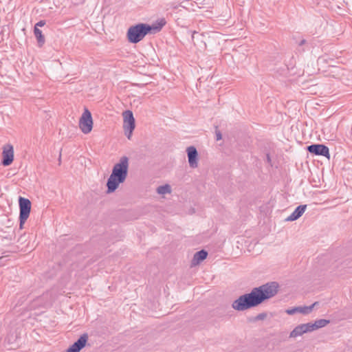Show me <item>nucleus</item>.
Returning <instances> with one entry per match:
<instances>
[{"mask_svg": "<svg viewBox=\"0 0 352 352\" xmlns=\"http://www.w3.org/2000/svg\"><path fill=\"white\" fill-rule=\"evenodd\" d=\"M278 291V285L276 282H271L240 296L232 303V308L236 311H243L250 308L257 307L265 300L274 297Z\"/></svg>", "mask_w": 352, "mask_h": 352, "instance_id": "obj_1", "label": "nucleus"}, {"mask_svg": "<svg viewBox=\"0 0 352 352\" xmlns=\"http://www.w3.org/2000/svg\"><path fill=\"white\" fill-rule=\"evenodd\" d=\"M129 169V159L121 157L113 166L111 173L107 182V193L114 192L127 179Z\"/></svg>", "mask_w": 352, "mask_h": 352, "instance_id": "obj_2", "label": "nucleus"}, {"mask_svg": "<svg viewBox=\"0 0 352 352\" xmlns=\"http://www.w3.org/2000/svg\"><path fill=\"white\" fill-rule=\"evenodd\" d=\"M164 23H159L148 25L146 23H138L131 26L127 31L126 38L131 43H137L142 41L146 34H155L160 32Z\"/></svg>", "mask_w": 352, "mask_h": 352, "instance_id": "obj_3", "label": "nucleus"}, {"mask_svg": "<svg viewBox=\"0 0 352 352\" xmlns=\"http://www.w3.org/2000/svg\"><path fill=\"white\" fill-rule=\"evenodd\" d=\"M123 119V130L129 140L131 138L133 131L135 128V120L133 113L130 110H126L122 113Z\"/></svg>", "mask_w": 352, "mask_h": 352, "instance_id": "obj_4", "label": "nucleus"}, {"mask_svg": "<svg viewBox=\"0 0 352 352\" xmlns=\"http://www.w3.org/2000/svg\"><path fill=\"white\" fill-rule=\"evenodd\" d=\"M94 121L91 112L85 109L83 113L79 118L78 126L81 132L84 134H89L93 129Z\"/></svg>", "mask_w": 352, "mask_h": 352, "instance_id": "obj_5", "label": "nucleus"}, {"mask_svg": "<svg viewBox=\"0 0 352 352\" xmlns=\"http://www.w3.org/2000/svg\"><path fill=\"white\" fill-rule=\"evenodd\" d=\"M19 204L20 209L19 228L20 229H23V225L28 219L31 212V201L28 199L20 197L19 199Z\"/></svg>", "mask_w": 352, "mask_h": 352, "instance_id": "obj_6", "label": "nucleus"}, {"mask_svg": "<svg viewBox=\"0 0 352 352\" xmlns=\"http://www.w3.org/2000/svg\"><path fill=\"white\" fill-rule=\"evenodd\" d=\"M2 164L10 166L14 161V147L10 144H6L2 147Z\"/></svg>", "mask_w": 352, "mask_h": 352, "instance_id": "obj_7", "label": "nucleus"}, {"mask_svg": "<svg viewBox=\"0 0 352 352\" xmlns=\"http://www.w3.org/2000/svg\"><path fill=\"white\" fill-rule=\"evenodd\" d=\"M186 152L188 157V162L190 168L195 169L198 168L199 162V156L197 148L193 146L186 148Z\"/></svg>", "mask_w": 352, "mask_h": 352, "instance_id": "obj_8", "label": "nucleus"}, {"mask_svg": "<svg viewBox=\"0 0 352 352\" xmlns=\"http://www.w3.org/2000/svg\"><path fill=\"white\" fill-rule=\"evenodd\" d=\"M88 339L89 336L87 333L82 334L65 352H80L86 346Z\"/></svg>", "mask_w": 352, "mask_h": 352, "instance_id": "obj_9", "label": "nucleus"}, {"mask_svg": "<svg viewBox=\"0 0 352 352\" xmlns=\"http://www.w3.org/2000/svg\"><path fill=\"white\" fill-rule=\"evenodd\" d=\"M310 327L309 324L303 323L297 325L290 333L289 335V338L296 339L298 337L303 336L307 333H310Z\"/></svg>", "mask_w": 352, "mask_h": 352, "instance_id": "obj_10", "label": "nucleus"}, {"mask_svg": "<svg viewBox=\"0 0 352 352\" xmlns=\"http://www.w3.org/2000/svg\"><path fill=\"white\" fill-rule=\"evenodd\" d=\"M308 151L316 155H320L327 157L329 159V148L322 144H313L309 146L307 148Z\"/></svg>", "mask_w": 352, "mask_h": 352, "instance_id": "obj_11", "label": "nucleus"}, {"mask_svg": "<svg viewBox=\"0 0 352 352\" xmlns=\"http://www.w3.org/2000/svg\"><path fill=\"white\" fill-rule=\"evenodd\" d=\"M208 256V252L204 250L196 252L190 263L191 267H195L201 263L203 261H204Z\"/></svg>", "mask_w": 352, "mask_h": 352, "instance_id": "obj_12", "label": "nucleus"}, {"mask_svg": "<svg viewBox=\"0 0 352 352\" xmlns=\"http://www.w3.org/2000/svg\"><path fill=\"white\" fill-rule=\"evenodd\" d=\"M156 193L161 197V198H166V195H170L173 192L172 186L168 184H165L159 186L155 189Z\"/></svg>", "mask_w": 352, "mask_h": 352, "instance_id": "obj_13", "label": "nucleus"}, {"mask_svg": "<svg viewBox=\"0 0 352 352\" xmlns=\"http://www.w3.org/2000/svg\"><path fill=\"white\" fill-rule=\"evenodd\" d=\"M307 208L306 205L299 206L291 215L287 217L286 221H294L299 219L305 212Z\"/></svg>", "mask_w": 352, "mask_h": 352, "instance_id": "obj_14", "label": "nucleus"}, {"mask_svg": "<svg viewBox=\"0 0 352 352\" xmlns=\"http://www.w3.org/2000/svg\"><path fill=\"white\" fill-rule=\"evenodd\" d=\"M329 322V320L325 319H319L314 322H309L311 332L326 327Z\"/></svg>", "mask_w": 352, "mask_h": 352, "instance_id": "obj_15", "label": "nucleus"}, {"mask_svg": "<svg viewBox=\"0 0 352 352\" xmlns=\"http://www.w3.org/2000/svg\"><path fill=\"white\" fill-rule=\"evenodd\" d=\"M318 304V302H315L310 306L296 307L297 313L303 315H308L313 311V309Z\"/></svg>", "mask_w": 352, "mask_h": 352, "instance_id": "obj_16", "label": "nucleus"}, {"mask_svg": "<svg viewBox=\"0 0 352 352\" xmlns=\"http://www.w3.org/2000/svg\"><path fill=\"white\" fill-rule=\"evenodd\" d=\"M34 32L35 34V36L36 38L38 44L40 47H41L44 43H45V37L42 34V32L41 30L37 28L36 27H34Z\"/></svg>", "mask_w": 352, "mask_h": 352, "instance_id": "obj_17", "label": "nucleus"}, {"mask_svg": "<svg viewBox=\"0 0 352 352\" xmlns=\"http://www.w3.org/2000/svg\"><path fill=\"white\" fill-rule=\"evenodd\" d=\"M267 315L266 313H261L256 316V319L257 320H264L267 318Z\"/></svg>", "mask_w": 352, "mask_h": 352, "instance_id": "obj_18", "label": "nucleus"}, {"mask_svg": "<svg viewBox=\"0 0 352 352\" xmlns=\"http://www.w3.org/2000/svg\"><path fill=\"white\" fill-rule=\"evenodd\" d=\"M285 312L288 314V315H294L295 314L297 313V311H296V307H293V308H291V309H287L285 310Z\"/></svg>", "mask_w": 352, "mask_h": 352, "instance_id": "obj_19", "label": "nucleus"}, {"mask_svg": "<svg viewBox=\"0 0 352 352\" xmlns=\"http://www.w3.org/2000/svg\"><path fill=\"white\" fill-rule=\"evenodd\" d=\"M45 22L44 21H40L35 25V27L38 28V27H43V25H45Z\"/></svg>", "mask_w": 352, "mask_h": 352, "instance_id": "obj_20", "label": "nucleus"}, {"mask_svg": "<svg viewBox=\"0 0 352 352\" xmlns=\"http://www.w3.org/2000/svg\"><path fill=\"white\" fill-rule=\"evenodd\" d=\"M72 1L76 4H79L83 3L85 0H72Z\"/></svg>", "mask_w": 352, "mask_h": 352, "instance_id": "obj_21", "label": "nucleus"}, {"mask_svg": "<svg viewBox=\"0 0 352 352\" xmlns=\"http://www.w3.org/2000/svg\"><path fill=\"white\" fill-rule=\"evenodd\" d=\"M221 138V135L220 134H217V140H220Z\"/></svg>", "mask_w": 352, "mask_h": 352, "instance_id": "obj_22", "label": "nucleus"}]
</instances>
